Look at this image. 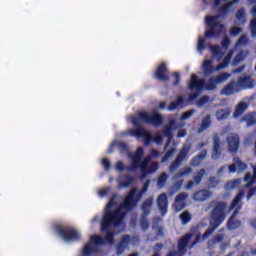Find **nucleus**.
<instances>
[{"instance_id":"f257e3e1","label":"nucleus","mask_w":256,"mask_h":256,"mask_svg":"<svg viewBox=\"0 0 256 256\" xmlns=\"http://www.w3.org/2000/svg\"><path fill=\"white\" fill-rule=\"evenodd\" d=\"M163 121V115L157 112V110H153L150 113L147 111H140L137 116H133L131 118V123L135 129H130L129 134L132 137H137V139H144V144L150 145L153 141V136H151V133H149L147 129L141 126V123H147L154 127H161V125H163Z\"/></svg>"},{"instance_id":"f03ea898","label":"nucleus","mask_w":256,"mask_h":256,"mask_svg":"<svg viewBox=\"0 0 256 256\" xmlns=\"http://www.w3.org/2000/svg\"><path fill=\"white\" fill-rule=\"evenodd\" d=\"M116 197L117 195L114 194L110 198L100 222L101 233H106L105 238H103L104 244L105 242L110 245L115 243V232L110 230L123 225V219H125V212L121 208L111 210L115 207Z\"/></svg>"},{"instance_id":"7ed1b4c3","label":"nucleus","mask_w":256,"mask_h":256,"mask_svg":"<svg viewBox=\"0 0 256 256\" xmlns=\"http://www.w3.org/2000/svg\"><path fill=\"white\" fill-rule=\"evenodd\" d=\"M208 209H212L210 212V227H208L202 235L203 239H207V237L213 235L216 229H219L227 218V202L212 200L208 204Z\"/></svg>"},{"instance_id":"20e7f679","label":"nucleus","mask_w":256,"mask_h":256,"mask_svg":"<svg viewBox=\"0 0 256 256\" xmlns=\"http://www.w3.org/2000/svg\"><path fill=\"white\" fill-rule=\"evenodd\" d=\"M149 185H151V180H146L138 193L137 188H132L124 198V201L121 205L122 209H125V211H133V208L139 205L141 197H143V195H145L149 190Z\"/></svg>"},{"instance_id":"39448f33","label":"nucleus","mask_w":256,"mask_h":256,"mask_svg":"<svg viewBox=\"0 0 256 256\" xmlns=\"http://www.w3.org/2000/svg\"><path fill=\"white\" fill-rule=\"evenodd\" d=\"M217 80L215 77H211L206 82L204 78H200L196 74H191L190 80L188 82L189 91H197L201 93V90L205 91H215L217 89Z\"/></svg>"},{"instance_id":"423d86ee","label":"nucleus","mask_w":256,"mask_h":256,"mask_svg":"<svg viewBox=\"0 0 256 256\" xmlns=\"http://www.w3.org/2000/svg\"><path fill=\"white\" fill-rule=\"evenodd\" d=\"M243 197H245V191L240 190L230 204L229 211H233V209H235L234 213L227 221V229H230V231L239 229L241 227V221L237 220L235 217L243 207V203H241Z\"/></svg>"},{"instance_id":"0eeeda50","label":"nucleus","mask_w":256,"mask_h":256,"mask_svg":"<svg viewBox=\"0 0 256 256\" xmlns=\"http://www.w3.org/2000/svg\"><path fill=\"white\" fill-rule=\"evenodd\" d=\"M144 155L145 149L141 146L138 147L136 152L130 156L131 164L126 168V171L129 173H135L137 169H145V167L151 163L153 158L151 155H148L144 160H142Z\"/></svg>"},{"instance_id":"6e6552de","label":"nucleus","mask_w":256,"mask_h":256,"mask_svg":"<svg viewBox=\"0 0 256 256\" xmlns=\"http://www.w3.org/2000/svg\"><path fill=\"white\" fill-rule=\"evenodd\" d=\"M219 16H206L205 21L208 30L205 31L204 37L205 39H213V37H220L226 31L225 24L222 21H217Z\"/></svg>"},{"instance_id":"1a4fd4ad","label":"nucleus","mask_w":256,"mask_h":256,"mask_svg":"<svg viewBox=\"0 0 256 256\" xmlns=\"http://www.w3.org/2000/svg\"><path fill=\"white\" fill-rule=\"evenodd\" d=\"M54 230L59 235V237H62L64 241H81V233L73 226H69L67 224H56L54 226Z\"/></svg>"},{"instance_id":"9d476101","label":"nucleus","mask_w":256,"mask_h":256,"mask_svg":"<svg viewBox=\"0 0 256 256\" xmlns=\"http://www.w3.org/2000/svg\"><path fill=\"white\" fill-rule=\"evenodd\" d=\"M99 245H105V239L102 236L94 235L90 237V242L87 243L83 248V255L84 256H91L97 253L99 250L97 247Z\"/></svg>"},{"instance_id":"9b49d317","label":"nucleus","mask_w":256,"mask_h":256,"mask_svg":"<svg viewBox=\"0 0 256 256\" xmlns=\"http://www.w3.org/2000/svg\"><path fill=\"white\" fill-rule=\"evenodd\" d=\"M189 151H191V145L189 144H186L181 148L175 160L169 166L170 173H173V171H177V169L181 167V163H183L185 159H187V157L189 156Z\"/></svg>"},{"instance_id":"f8f14e48","label":"nucleus","mask_w":256,"mask_h":256,"mask_svg":"<svg viewBox=\"0 0 256 256\" xmlns=\"http://www.w3.org/2000/svg\"><path fill=\"white\" fill-rule=\"evenodd\" d=\"M153 78L160 82L170 81L171 77L169 76V67H167V62H161L156 67L153 73Z\"/></svg>"},{"instance_id":"ddd939ff","label":"nucleus","mask_w":256,"mask_h":256,"mask_svg":"<svg viewBox=\"0 0 256 256\" xmlns=\"http://www.w3.org/2000/svg\"><path fill=\"white\" fill-rule=\"evenodd\" d=\"M185 127V122L177 123L175 120H170L169 124L164 126L162 133L164 137L169 138V140L173 139V131L171 129H183Z\"/></svg>"},{"instance_id":"4468645a","label":"nucleus","mask_w":256,"mask_h":256,"mask_svg":"<svg viewBox=\"0 0 256 256\" xmlns=\"http://www.w3.org/2000/svg\"><path fill=\"white\" fill-rule=\"evenodd\" d=\"M228 151L230 153H237L239 151V146L241 145V139L237 134H230L227 139Z\"/></svg>"},{"instance_id":"2eb2a0df","label":"nucleus","mask_w":256,"mask_h":256,"mask_svg":"<svg viewBox=\"0 0 256 256\" xmlns=\"http://www.w3.org/2000/svg\"><path fill=\"white\" fill-rule=\"evenodd\" d=\"M239 91H241V89H239V84H237L235 80H232L221 89L220 95L231 97V95H235V93H239Z\"/></svg>"},{"instance_id":"dca6fc26","label":"nucleus","mask_w":256,"mask_h":256,"mask_svg":"<svg viewBox=\"0 0 256 256\" xmlns=\"http://www.w3.org/2000/svg\"><path fill=\"white\" fill-rule=\"evenodd\" d=\"M157 207L161 215H167V207H169V199L166 193H162L157 198Z\"/></svg>"},{"instance_id":"f3484780","label":"nucleus","mask_w":256,"mask_h":256,"mask_svg":"<svg viewBox=\"0 0 256 256\" xmlns=\"http://www.w3.org/2000/svg\"><path fill=\"white\" fill-rule=\"evenodd\" d=\"M193 237L192 233L185 234L182 238L178 240V252L181 255H185L187 253V246Z\"/></svg>"},{"instance_id":"a211bd4d","label":"nucleus","mask_w":256,"mask_h":256,"mask_svg":"<svg viewBox=\"0 0 256 256\" xmlns=\"http://www.w3.org/2000/svg\"><path fill=\"white\" fill-rule=\"evenodd\" d=\"M205 173H207V170H205V168L198 170L193 176V180L188 181L186 189H192L194 185H200L201 181H203V177H205Z\"/></svg>"},{"instance_id":"6ab92c4d","label":"nucleus","mask_w":256,"mask_h":256,"mask_svg":"<svg viewBox=\"0 0 256 256\" xmlns=\"http://www.w3.org/2000/svg\"><path fill=\"white\" fill-rule=\"evenodd\" d=\"M159 169V162H152L150 165L146 167L140 168L141 174L140 179H145L148 175H153V173H157Z\"/></svg>"},{"instance_id":"aec40b11","label":"nucleus","mask_w":256,"mask_h":256,"mask_svg":"<svg viewBox=\"0 0 256 256\" xmlns=\"http://www.w3.org/2000/svg\"><path fill=\"white\" fill-rule=\"evenodd\" d=\"M140 209L144 217H149V215H151V209H153V197H148L146 200H144L140 206Z\"/></svg>"},{"instance_id":"412c9836","label":"nucleus","mask_w":256,"mask_h":256,"mask_svg":"<svg viewBox=\"0 0 256 256\" xmlns=\"http://www.w3.org/2000/svg\"><path fill=\"white\" fill-rule=\"evenodd\" d=\"M221 157V138L217 135L213 137L212 159Z\"/></svg>"},{"instance_id":"4be33fe9","label":"nucleus","mask_w":256,"mask_h":256,"mask_svg":"<svg viewBox=\"0 0 256 256\" xmlns=\"http://www.w3.org/2000/svg\"><path fill=\"white\" fill-rule=\"evenodd\" d=\"M187 199V193L182 192L180 194H178L175 198V210L176 211H183V209H185V200Z\"/></svg>"},{"instance_id":"5701e85b","label":"nucleus","mask_w":256,"mask_h":256,"mask_svg":"<svg viewBox=\"0 0 256 256\" xmlns=\"http://www.w3.org/2000/svg\"><path fill=\"white\" fill-rule=\"evenodd\" d=\"M207 157V150H202L199 154L194 156L190 160V167H199L203 161H205V158Z\"/></svg>"},{"instance_id":"b1692460","label":"nucleus","mask_w":256,"mask_h":256,"mask_svg":"<svg viewBox=\"0 0 256 256\" xmlns=\"http://www.w3.org/2000/svg\"><path fill=\"white\" fill-rule=\"evenodd\" d=\"M203 74L205 77L209 75H213L215 71H217V68H215L211 62V60H205L202 65Z\"/></svg>"},{"instance_id":"393cba45","label":"nucleus","mask_w":256,"mask_h":256,"mask_svg":"<svg viewBox=\"0 0 256 256\" xmlns=\"http://www.w3.org/2000/svg\"><path fill=\"white\" fill-rule=\"evenodd\" d=\"M251 15L254 17L249 24L251 37H256V5L251 9Z\"/></svg>"},{"instance_id":"a878e982","label":"nucleus","mask_w":256,"mask_h":256,"mask_svg":"<svg viewBox=\"0 0 256 256\" xmlns=\"http://www.w3.org/2000/svg\"><path fill=\"white\" fill-rule=\"evenodd\" d=\"M211 114L206 115L202 118L200 127L198 128V133H203V131H207L209 127H211Z\"/></svg>"},{"instance_id":"bb28decb","label":"nucleus","mask_w":256,"mask_h":256,"mask_svg":"<svg viewBox=\"0 0 256 256\" xmlns=\"http://www.w3.org/2000/svg\"><path fill=\"white\" fill-rule=\"evenodd\" d=\"M242 121L246 123L247 127H253V125H256V112L244 115Z\"/></svg>"},{"instance_id":"cd10ccee","label":"nucleus","mask_w":256,"mask_h":256,"mask_svg":"<svg viewBox=\"0 0 256 256\" xmlns=\"http://www.w3.org/2000/svg\"><path fill=\"white\" fill-rule=\"evenodd\" d=\"M193 173V168L186 166L184 167L183 170L178 171L174 176H173V181H177L181 179V177H185V175H191Z\"/></svg>"},{"instance_id":"c85d7f7f","label":"nucleus","mask_w":256,"mask_h":256,"mask_svg":"<svg viewBox=\"0 0 256 256\" xmlns=\"http://www.w3.org/2000/svg\"><path fill=\"white\" fill-rule=\"evenodd\" d=\"M248 107H249V105L245 102L238 103V105L236 106V109L234 111V117H241V115H243L245 113V111H247Z\"/></svg>"},{"instance_id":"c756f323","label":"nucleus","mask_w":256,"mask_h":256,"mask_svg":"<svg viewBox=\"0 0 256 256\" xmlns=\"http://www.w3.org/2000/svg\"><path fill=\"white\" fill-rule=\"evenodd\" d=\"M229 115H231V111H229V109H218L216 111L217 121H225V119H229Z\"/></svg>"},{"instance_id":"7c9ffc66","label":"nucleus","mask_w":256,"mask_h":256,"mask_svg":"<svg viewBox=\"0 0 256 256\" xmlns=\"http://www.w3.org/2000/svg\"><path fill=\"white\" fill-rule=\"evenodd\" d=\"M194 201H206V199H209V192L206 190H199L193 195Z\"/></svg>"},{"instance_id":"2f4dec72","label":"nucleus","mask_w":256,"mask_h":256,"mask_svg":"<svg viewBox=\"0 0 256 256\" xmlns=\"http://www.w3.org/2000/svg\"><path fill=\"white\" fill-rule=\"evenodd\" d=\"M185 103V98H183V96H178L176 98V101L171 102L168 105V111H175V109H177V107H180V105H183Z\"/></svg>"},{"instance_id":"473e14b6","label":"nucleus","mask_w":256,"mask_h":256,"mask_svg":"<svg viewBox=\"0 0 256 256\" xmlns=\"http://www.w3.org/2000/svg\"><path fill=\"white\" fill-rule=\"evenodd\" d=\"M135 181V178L130 175H124L123 179L119 182L120 187H124L127 189V187H130L131 184Z\"/></svg>"},{"instance_id":"72a5a7b5","label":"nucleus","mask_w":256,"mask_h":256,"mask_svg":"<svg viewBox=\"0 0 256 256\" xmlns=\"http://www.w3.org/2000/svg\"><path fill=\"white\" fill-rule=\"evenodd\" d=\"M229 77H231V73L222 72V73L216 75L214 77V79H216V83H218V85H221V84L225 83L226 81H228Z\"/></svg>"},{"instance_id":"f704fd0d","label":"nucleus","mask_w":256,"mask_h":256,"mask_svg":"<svg viewBox=\"0 0 256 256\" xmlns=\"http://www.w3.org/2000/svg\"><path fill=\"white\" fill-rule=\"evenodd\" d=\"M236 83L238 85V89H241V87H249V85H251V77L249 76L239 77Z\"/></svg>"},{"instance_id":"c9c22d12","label":"nucleus","mask_w":256,"mask_h":256,"mask_svg":"<svg viewBox=\"0 0 256 256\" xmlns=\"http://www.w3.org/2000/svg\"><path fill=\"white\" fill-rule=\"evenodd\" d=\"M239 0H234L232 2H229L223 6L220 7L219 9V14L221 15V17H227V13H229V10L231 9V6L234 3H237Z\"/></svg>"},{"instance_id":"e433bc0d","label":"nucleus","mask_w":256,"mask_h":256,"mask_svg":"<svg viewBox=\"0 0 256 256\" xmlns=\"http://www.w3.org/2000/svg\"><path fill=\"white\" fill-rule=\"evenodd\" d=\"M167 179H169V175H167V173L165 172H163L158 176V179H157L158 189H163V187H165V185L167 184Z\"/></svg>"},{"instance_id":"4c0bfd02","label":"nucleus","mask_w":256,"mask_h":256,"mask_svg":"<svg viewBox=\"0 0 256 256\" xmlns=\"http://www.w3.org/2000/svg\"><path fill=\"white\" fill-rule=\"evenodd\" d=\"M211 53L213 57H219V59L225 55V52L221 51V47L219 46H211Z\"/></svg>"},{"instance_id":"58836bf2","label":"nucleus","mask_w":256,"mask_h":256,"mask_svg":"<svg viewBox=\"0 0 256 256\" xmlns=\"http://www.w3.org/2000/svg\"><path fill=\"white\" fill-rule=\"evenodd\" d=\"M244 181L247 183L245 187L250 188V187H253V184L255 183L256 179H253V175H251L250 173H247L244 176Z\"/></svg>"},{"instance_id":"ea45409f","label":"nucleus","mask_w":256,"mask_h":256,"mask_svg":"<svg viewBox=\"0 0 256 256\" xmlns=\"http://www.w3.org/2000/svg\"><path fill=\"white\" fill-rule=\"evenodd\" d=\"M233 56V54L230 52L227 54V56L224 58V63L220 64L216 67V70L219 71L221 69H225V67H227V65H229V61H231V57Z\"/></svg>"},{"instance_id":"a19ab883","label":"nucleus","mask_w":256,"mask_h":256,"mask_svg":"<svg viewBox=\"0 0 256 256\" xmlns=\"http://www.w3.org/2000/svg\"><path fill=\"white\" fill-rule=\"evenodd\" d=\"M175 151H177L176 148H171L170 150H168L162 157L161 163H166V161H169V159H171V156L175 155Z\"/></svg>"},{"instance_id":"79ce46f5","label":"nucleus","mask_w":256,"mask_h":256,"mask_svg":"<svg viewBox=\"0 0 256 256\" xmlns=\"http://www.w3.org/2000/svg\"><path fill=\"white\" fill-rule=\"evenodd\" d=\"M180 219L182 221V225H187V223H189V221H191V214L188 211H184L180 215Z\"/></svg>"},{"instance_id":"37998d69","label":"nucleus","mask_w":256,"mask_h":256,"mask_svg":"<svg viewBox=\"0 0 256 256\" xmlns=\"http://www.w3.org/2000/svg\"><path fill=\"white\" fill-rule=\"evenodd\" d=\"M236 19L240 21V23H245L246 18H245V9L241 8L236 12Z\"/></svg>"},{"instance_id":"c03bdc74","label":"nucleus","mask_w":256,"mask_h":256,"mask_svg":"<svg viewBox=\"0 0 256 256\" xmlns=\"http://www.w3.org/2000/svg\"><path fill=\"white\" fill-rule=\"evenodd\" d=\"M234 163L239 171H245V169H247V164H245V162H242L239 158H234Z\"/></svg>"},{"instance_id":"a18cd8bd","label":"nucleus","mask_w":256,"mask_h":256,"mask_svg":"<svg viewBox=\"0 0 256 256\" xmlns=\"http://www.w3.org/2000/svg\"><path fill=\"white\" fill-rule=\"evenodd\" d=\"M195 113V109L188 110L180 116V121H187L190 117H193V114Z\"/></svg>"},{"instance_id":"49530a36","label":"nucleus","mask_w":256,"mask_h":256,"mask_svg":"<svg viewBox=\"0 0 256 256\" xmlns=\"http://www.w3.org/2000/svg\"><path fill=\"white\" fill-rule=\"evenodd\" d=\"M140 226L144 231H147V229H149V222L147 221V216L141 215Z\"/></svg>"},{"instance_id":"de8ad7c7","label":"nucleus","mask_w":256,"mask_h":256,"mask_svg":"<svg viewBox=\"0 0 256 256\" xmlns=\"http://www.w3.org/2000/svg\"><path fill=\"white\" fill-rule=\"evenodd\" d=\"M172 77H174L173 87H177L181 83V74L179 72H173Z\"/></svg>"},{"instance_id":"09e8293b","label":"nucleus","mask_w":256,"mask_h":256,"mask_svg":"<svg viewBox=\"0 0 256 256\" xmlns=\"http://www.w3.org/2000/svg\"><path fill=\"white\" fill-rule=\"evenodd\" d=\"M229 45H231V40L229 37L225 36L221 41V46L223 49H225V51H227L229 49Z\"/></svg>"},{"instance_id":"8fccbe9b","label":"nucleus","mask_w":256,"mask_h":256,"mask_svg":"<svg viewBox=\"0 0 256 256\" xmlns=\"http://www.w3.org/2000/svg\"><path fill=\"white\" fill-rule=\"evenodd\" d=\"M241 31H243L241 27L234 26L230 29V35H232V37H237Z\"/></svg>"},{"instance_id":"3c124183","label":"nucleus","mask_w":256,"mask_h":256,"mask_svg":"<svg viewBox=\"0 0 256 256\" xmlns=\"http://www.w3.org/2000/svg\"><path fill=\"white\" fill-rule=\"evenodd\" d=\"M247 43H249V38L247 37V35H242L238 39L236 45H247Z\"/></svg>"},{"instance_id":"603ef678","label":"nucleus","mask_w":256,"mask_h":256,"mask_svg":"<svg viewBox=\"0 0 256 256\" xmlns=\"http://www.w3.org/2000/svg\"><path fill=\"white\" fill-rule=\"evenodd\" d=\"M102 166L104 167V171H109L111 169V161H109L107 158H103Z\"/></svg>"},{"instance_id":"864d4df0","label":"nucleus","mask_w":256,"mask_h":256,"mask_svg":"<svg viewBox=\"0 0 256 256\" xmlns=\"http://www.w3.org/2000/svg\"><path fill=\"white\" fill-rule=\"evenodd\" d=\"M245 59V53L243 51L238 52V54L234 58V63H241Z\"/></svg>"},{"instance_id":"5fc2aeb1","label":"nucleus","mask_w":256,"mask_h":256,"mask_svg":"<svg viewBox=\"0 0 256 256\" xmlns=\"http://www.w3.org/2000/svg\"><path fill=\"white\" fill-rule=\"evenodd\" d=\"M208 183L210 185V187H212L213 189H215V187H217V185H219V181H217V178L215 176H212L209 178Z\"/></svg>"},{"instance_id":"6e6d98bb","label":"nucleus","mask_w":256,"mask_h":256,"mask_svg":"<svg viewBox=\"0 0 256 256\" xmlns=\"http://www.w3.org/2000/svg\"><path fill=\"white\" fill-rule=\"evenodd\" d=\"M118 147H119L121 153H127V151H129V146H127V144L125 142H119Z\"/></svg>"},{"instance_id":"4d7b16f0","label":"nucleus","mask_w":256,"mask_h":256,"mask_svg":"<svg viewBox=\"0 0 256 256\" xmlns=\"http://www.w3.org/2000/svg\"><path fill=\"white\" fill-rule=\"evenodd\" d=\"M198 51H204L205 49V39L199 38L197 44Z\"/></svg>"},{"instance_id":"13d9d810","label":"nucleus","mask_w":256,"mask_h":256,"mask_svg":"<svg viewBox=\"0 0 256 256\" xmlns=\"http://www.w3.org/2000/svg\"><path fill=\"white\" fill-rule=\"evenodd\" d=\"M223 239H225V234L216 235L213 238V243H223Z\"/></svg>"},{"instance_id":"bf43d9fd","label":"nucleus","mask_w":256,"mask_h":256,"mask_svg":"<svg viewBox=\"0 0 256 256\" xmlns=\"http://www.w3.org/2000/svg\"><path fill=\"white\" fill-rule=\"evenodd\" d=\"M205 103H209V96H202V97L198 100V105H199V107H202V105H205Z\"/></svg>"},{"instance_id":"052dcab7","label":"nucleus","mask_w":256,"mask_h":256,"mask_svg":"<svg viewBox=\"0 0 256 256\" xmlns=\"http://www.w3.org/2000/svg\"><path fill=\"white\" fill-rule=\"evenodd\" d=\"M183 181L184 180L181 179V180L174 182L173 189H176V191H179V189H181L183 187Z\"/></svg>"},{"instance_id":"680f3d73","label":"nucleus","mask_w":256,"mask_h":256,"mask_svg":"<svg viewBox=\"0 0 256 256\" xmlns=\"http://www.w3.org/2000/svg\"><path fill=\"white\" fill-rule=\"evenodd\" d=\"M186 136H187V130L186 129L178 130V133H177V138L178 139H183V137H186Z\"/></svg>"},{"instance_id":"e2e57ef3","label":"nucleus","mask_w":256,"mask_h":256,"mask_svg":"<svg viewBox=\"0 0 256 256\" xmlns=\"http://www.w3.org/2000/svg\"><path fill=\"white\" fill-rule=\"evenodd\" d=\"M159 155H160L159 150H155V149L150 150V157H152V159L159 157Z\"/></svg>"},{"instance_id":"0e129e2a","label":"nucleus","mask_w":256,"mask_h":256,"mask_svg":"<svg viewBox=\"0 0 256 256\" xmlns=\"http://www.w3.org/2000/svg\"><path fill=\"white\" fill-rule=\"evenodd\" d=\"M124 169H125V165L123 164V162L118 161V162L116 163V170H117V171H123Z\"/></svg>"},{"instance_id":"69168bd1","label":"nucleus","mask_w":256,"mask_h":256,"mask_svg":"<svg viewBox=\"0 0 256 256\" xmlns=\"http://www.w3.org/2000/svg\"><path fill=\"white\" fill-rule=\"evenodd\" d=\"M131 237L129 235H124L122 238H121V241L120 243L123 244V243H129Z\"/></svg>"},{"instance_id":"338daca9","label":"nucleus","mask_w":256,"mask_h":256,"mask_svg":"<svg viewBox=\"0 0 256 256\" xmlns=\"http://www.w3.org/2000/svg\"><path fill=\"white\" fill-rule=\"evenodd\" d=\"M228 169H229V173H235L237 171V165L235 164V162H234V164H231L228 167Z\"/></svg>"},{"instance_id":"774afa93","label":"nucleus","mask_w":256,"mask_h":256,"mask_svg":"<svg viewBox=\"0 0 256 256\" xmlns=\"http://www.w3.org/2000/svg\"><path fill=\"white\" fill-rule=\"evenodd\" d=\"M108 193H109V188H104L99 191L100 197H105V195H107Z\"/></svg>"}]
</instances>
